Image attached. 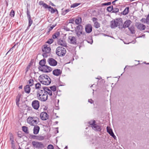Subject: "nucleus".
I'll return each instance as SVG.
<instances>
[{"instance_id": "nucleus-1", "label": "nucleus", "mask_w": 149, "mask_h": 149, "mask_svg": "<svg viewBox=\"0 0 149 149\" xmlns=\"http://www.w3.org/2000/svg\"><path fill=\"white\" fill-rule=\"evenodd\" d=\"M36 95L38 100L41 101H45L47 99L48 95L45 90L37 91Z\"/></svg>"}, {"instance_id": "nucleus-2", "label": "nucleus", "mask_w": 149, "mask_h": 149, "mask_svg": "<svg viewBox=\"0 0 149 149\" xmlns=\"http://www.w3.org/2000/svg\"><path fill=\"white\" fill-rule=\"evenodd\" d=\"M38 80L42 84L46 85H49L51 82L49 77L45 74L40 75L39 77Z\"/></svg>"}, {"instance_id": "nucleus-3", "label": "nucleus", "mask_w": 149, "mask_h": 149, "mask_svg": "<svg viewBox=\"0 0 149 149\" xmlns=\"http://www.w3.org/2000/svg\"><path fill=\"white\" fill-rule=\"evenodd\" d=\"M122 24V19L121 18H119L111 22V27L112 28L118 26L119 28H120Z\"/></svg>"}, {"instance_id": "nucleus-4", "label": "nucleus", "mask_w": 149, "mask_h": 149, "mask_svg": "<svg viewBox=\"0 0 149 149\" xmlns=\"http://www.w3.org/2000/svg\"><path fill=\"white\" fill-rule=\"evenodd\" d=\"M51 50L49 45H44L42 47V51L43 52L42 54L43 56L45 58L47 57L48 54L50 52Z\"/></svg>"}, {"instance_id": "nucleus-5", "label": "nucleus", "mask_w": 149, "mask_h": 149, "mask_svg": "<svg viewBox=\"0 0 149 149\" xmlns=\"http://www.w3.org/2000/svg\"><path fill=\"white\" fill-rule=\"evenodd\" d=\"M38 118L36 117H29L27 119V123L31 125H35L38 123Z\"/></svg>"}, {"instance_id": "nucleus-6", "label": "nucleus", "mask_w": 149, "mask_h": 149, "mask_svg": "<svg viewBox=\"0 0 149 149\" xmlns=\"http://www.w3.org/2000/svg\"><path fill=\"white\" fill-rule=\"evenodd\" d=\"M88 123L91 125L93 129L98 131H100L101 130L100 126L96 124L95 120H91L88 122Z\"/></svg>"}, {"instance_id": "nucleus-7", "label": "nucleus", "mask_w": 149, "mask_h": 149, "mask_svg": "<svg viewBox=\"0 0 149 149\" xmlns=\"http://www.w3.org/2000/svg\"><path fill=\"white\" fill-rule=\"evenodd\" d=\"M66 52L65 48L62 47H58L56 49V53L57 55L59 56H64Z\"/></svg>"}, {"instance_id": "nucleus-8", "label": "nucleus", "mask_w": 149, "mask_h": 149, "mask_svg": "<svg viewBox=\"0 0 149 149\" xmlns=\"http://www.w3.org/2000/svg\"><path fill=\"white\" fill-rule=\"evenodd\" d=\"M39 69L40 71L46 72H49L52 70V68L50 67L47 65L39 67Z\"/></svg>"}, {"instance_id": "nucleus-9", "label": "nucleus", "mask_w": 149, "mask_h": 149, "mask_svg": "<svg viewBox=\"0 0 149 149\" xmlns=\"http://www.w3.org/2000/svg\"><path fill=\"white\" fill-rule=\"evenodd\" d=\"M32 144L35 148H42L44 147L43 144L39 142L33 141L32 142Z\"/></svg>"}, {"instance_id": "nucleus-10", "label": "nucleus", "mask_w": 149, "mask_h": 149, "mask_svg": "<svg viewBox=\"0 0 149 149\" xmlns=\"http://www.w3.org/2000/svg\"><path fill=\"white\" fill-rule=\"evenodd\" d=\"M131 23V22L129 20H126L123 24V20H122V24H121V26H120V28L122 29L123 28H125L127 27H128L130 25Z\"/></svg>"}, {"instance_id": "nucleus-11", "label": "nucleus", "mask_w": 149, "mask_h": 149, "mask_svg": "<svg viewBox=\"0 0 149 149\" xmlns=\"http://www.w3.org/2000/svg\"><path fill=\"white\" fill-rule=\"evenodd\" d=\"M68 41L70 44H75L76 43V39L75 37L70 36L68 38Z\"/></svg>"}, {"instance_id": "nucleus-12", "label": "nucleus", "mask_w": 149, "mask_h": 149, "mask_svg": "<svg viewBox=\"0 0 149 149\" xmlns=\"http://www.w3.org/2000/svg\"><path fill=\"white\" fill-rule=\"evenodd\" d=\"M47 62L49 65L52 66H55L57 63V61L52 58H49L47 60Z\"/></svg>"}, {"instance_id": "nucleus-13", "label": "nucleus", "mask_w": 149, "mask_h": 149, "mask_svg": "<svg viewBox=\"0 0 149 149\" xmlns=\"http://www.w3.org/2000/svg\"><path fill=\"white\" fill-rule=\"evenodd\" d=\"M32 105L34 109H38L40 106L39 102L37 100H34L32 102Z\"/></svg>"}, {"instance_id": "nucleus-14", "label": "nucleus", "mask_w": 149, "mask_h": 149, "mask_svg": "<svg viewBox=\"0 0 149 149\" xmlns=\"http://www.w3.org/2000/svg\"><path fill=\"white\" fill-rule=\"evenodd\" d=\"M135 26L139 29L141 30H143L146 28L145 26L140 23H136L135 24Z\"/></svg>"}, {"instance_id": "nucleus-15", "label": "nucleus", "mask_w": 149, "mask_h": 149, "mask_svg": "<svg viewBox=\"0 0 149 149\" xmlns=\"http://www.w3.org/2000/svg\"><path fill=\"white\" fill-rule=\"evenodd\" d=\"M92 20L94 22V26L95 28H98L100 27V24L97 21V18L93 17L92 18Z\"/></svg>"}, {"instance_id": "nucleus-16", "label": "nucleus", "mask_w": 149, "mask_h": 149, "mask_svg": "<svg viewBox=\"0 0 149 149\" xmlns=\"http://www.w3.org/2000/svg\"><path fill=\"white\" fill-rule=\"evenodd\" d=\"M92 26L91 24H87L85 27V30L87 33H90L92 31Z\"/></svg>"}, {"instance_id": "nucleus-17", "label": "nucleus", "mask_w": 149, "mask_h": 149, "mask_svg": "<svg viewBox=\"0 0 149 149\" xmlns=\"http://www.w3.org/2000/svg\"><path fill=\"white\" fill-rule=\"evenodd\" d=\"M40 117L42 120H45L48 118V116L47 113L43 112L40 113Z\"/></svg>"}, {"instance_id": "nucleus-18", "label": "nucleus", "mask_w": 149, "mask_h": 149, "mask_svg": "<svg viewBox=\"0 0 149 149\" xmlns=\"http://www.w3.org/2000/svg\"><path fill=\"white\" fill-rule=\"evenodd\" d=\"M107 132L110 134L111 136H112L114 139L116 137V136L114 135L113 132L112 130L110 127H109L108 126L107 127Z\"/></svg>"}, {"instance_id": "nucleus-19", "label": "nucleus", "mask_w": 149, "mask_h": 149, "mask_svg": "<svg viewBox=\"0 0 149 149\" xmlns=\"http://www.w3.org/2000/svg\"><path fill=\"white\" fill-rule=\"evenodd\" d=\"M35 88L36 89L38 90L37 91H38L39 90H44L42 87L40 83H37L35 84Z\"/></svg>"}, {"instance_id": "nucleus-20", "label": "nucleus", "mask_w": 149, "mask_h": 149, "mask_svg": "<svg viewBox=\"0 0 149 149\" xmlns=\"http://www.w3.org/2000/svg\"><path fill=\"white\" fill-rule=\"evenodd\" d=\"M62 72L61 71L60 69H56L53 71V73L54 75L58 76L60 75Z\"/></svg>"}, {"instance_id": "nucleus-21", "label": "nucleus", "mask_w": 149, "mask_h": 149, "mask_svg": "<svg viewBox=\"0 0 149 149\" xmlns=\"http://www.w3.org/2000/svg\"><path fill=\"white\" fill-rule=\"evenodd\" d=\"M58 43L59 45L64 47L66 46L67 45L66 43L64 40H58Z\"/></svg>"}, {"instance_id": "nucleus-22", "label": "nucleus", "mask_w": 149, "mask_h": 149, "mask_svg": "<svg viewBox=\"0 0 149 149\" xmlns=\"http://www.w3.org/2000/svg\"><path fill=\"white\" fill-rule=\"evenodd\" d=\"M39 4L40 5H42V6L45 8H48L49 6L42 1L39 2Z\"/></svg>"}, {"instance_id": "nucleus-23", "label": "nucleus", "mask_w": 149, "mask_h": 149, "mask_svg": "<svg viewBox=\"0 0 149 149\" xmlns=\"http://www.w3.org/2000/svg\"><path fill=\"white\" fill-rule=\"evenodd\" d=\"M25 92L27 93H29L30 92L31 88L29 85H26L24 87Z\"/></svg>"}, {"instance_id": "nucleus-24", "label": "nucleus", "mask_w": 149, "mask_h": 149, "mask_svg": "<svg viewBox=\"0 0 149 149\" xmlns=\"http://www.w3.org/2000/svg\"><path fill=\"white\" fill-rule=\"evenodd\" d=\"M21 95L20 94H18L16 97V102L17 105L19 107V102L20 101V99Z\"/></svg>"}, {"instance_id": "nucleus-25", "label": "nucleus", "mask_w": 149, "mask_h": 149, "mask_svg": "<svg viewBox=\"0 0 149 149\" xmlns=\"http://www.w3.org/2000/svg\"><path fill=\"white\" fill-rule=\"evenodd\" d=\"M40 129L39 127L38 126H36L33 129V133L35 134H37L38 133Z\"/></svg>"}, {"instance_id": "nucleus-26", "label": "nucleus", "mask_w": 149, "mask_h": 149, "mask_svg": "<svg viewBox=\"0 0 149 149\" xmlns=\"http://www.w3.org/2000/svg\"><path fill=\"white\" fill-rule=\"evenodd\" d=\"M75 23L77 24H80L81 22V17H77L75 21Z\"/></svg>"}, {"instance_id": "nucleus-27", "label": "nucleus", "mask_w": 149, "mask_h": 149, "mask_svg": "<svg viewBox=\"0 0 149 149\" xmlns=\"http://www.w3.org/2000/svg\"><path fill=\"white\" fill-rule=\"evenodd\" d=\"M27 83L28 85H29L30 86H33L34 84L33 80L32 79H30L28 81Z\"/></svg>"}, {"instance_id": "nucleus-28", "label": "nucleus", "mask_w": 149, "mask_h": 149, "mask_svg": "<svg viewBox=\"0 0 149 149\" xmlns=\"http://www.w3.org/2000/svg\"><path fill=\"white\" fill-rule=\"evenodd\" d=\"M129 30L132 33H134L135 32L134 27L133 26H131L128 28Z\"/></svg>"}, {"instance_id": "nucleus-29", "label": "nucleus", "mask_w": 149, "mask_h": 149, "mask_svg": "<svg viewBox=\"0 0 149 149\" xmlns=\"http://www.w3.org/2000/svg\"><path fill=\"white\" fill-rule=\"evenodd\" d=\"M48 9H49V11L51 12L52 13H54L56 11H57V10L54 9L53 8L51 7L50 6H49Z\"/></svg>"}, {"instance_id": "nucleus-30", "label": "nucleus", "mask_w": 149, "mask_h": 149, "mask_svg": "<svg viewBox=\"0 0 149 149\" xmlns=\"http://www.w3.org/2000/svg\"><path fill=\"white\" fill-rule=\"evenodd\" d=\"M129 11V8L126 7L123 12V15H126L128 13Z\"/></svg>"}, {"instance_id": "nucleus-31", "label": "nucleus", "mask_w": 149, "mask_h": 149, "mask_svg": "<svg viewBox=\"0 0 149 149\" xmlns=\"http://www.w3.org/2000/svg\"><path fill=\"white\" fill-rule=\"evenodd\" d=\"M46 91L47 95H48L47 94H48L50 96H52V92L51 90L49 89H47V91Z\"/></svg>"}, {"instance_id": "nucleus-32", "label": "nucleus", "mask_w": 149, "mask_h": 149, "mask_svg": "<svg viewBox=\"0 0 149 149\" xmlns=\"http://www.w3.org/2000/svg\"><path fill=\"white\" fill-rule=\"evenodd\" d=\"M45 59H44L40 61L39 62V64L41 65V66H43V65H45Z\"/></svg>"}, {"instance_id": "nucleus-33", "label": "nucleus", "mask_w": 149, "mask_h": 149, "mask_svg": "<svg viewBox=\"0 0 149 149\" xmlns=\"http://www.w3.org/2000/svg\"><path fill=\"white\" fill-rule=\"evenodd\" d=\"M82 26L81 25L78 26L76 28V31H82Z\"/></svg>"}, {"instance_id": "nucleus-34", "label": "nucleus", "mask_w": 149, "mask_h": 149, "mask_svg": "<svg viewBox=\"0 0 149 149\" xmlns=\"http://www.w3.org/2000/svg\"><path fill=\"white\" fill-rule=\"evenodd\" d=\"M59 32H57L53 36V38L54 39L56 38L59 36Z\"/></svg>"}, {"instance_id": "nucleus-35", "label": "nucleus", "mask_w": 149, "mask_h": 149, "mask_svg": "<svg viewBox=\"0 0 149 149\" xmlns=\"http://www.w3.org/2000/svg\"><path fill=\"white\" fill-rule=\"evenodd\" d=\"M80 3H75L72 5L70 7L71 8H74L77 6L79 5H80Z\"/></svg>"}, {"instance_id": "nucleus-36", "label": "nucleus", "mask_w": 149, "mask_h": 149, "mask_svg": "<svg viewBox=\"0 0 149 149\" xmlns=\"http://www.w3.org/2000/svg\"><path fill=\"white\" fill-rule=\"evenodd\" d=\"M28 19L29 20V25L27 28H29L30 27L33 23V21L31 19V18H28Z\"/></svg>"}, {"instance_id": "nucleus-37", "label": "nucleus", "mask_w": 149, "mask_h": 149, "mask_svg": "<svg viewBox=\"0 0 149 149\" xmlns=\"http://www.w3.org/2000/svg\"><path fill=\"white\" fill-rule=\"evenodd\" d=\"M10 140L11 141V144L14 143L13 137V134L11 133L10 134Z\"/></svg>"}, {"instance_id": "nucleus-38", "label": "nucleus", "mask_w": 149, "mask_h": 149, "mask_svg": "<svg viewBox=\"0 0 149 149\" xmlns=\"http://www.w3.org/2000/svg\"><path fill=\"white\" fill-rule=\"evenodd\" d=\"M50 90H51L52 91H53V92L55 91L56 90V87L55 86L50 87Z\"/></svg>"}, {"instance_id": "nucleus-39", "label": "nucleus", "mask_w": 149, "mask_h": 149, "mask_svg": "<svg viewBox=\"0 0 149 149\" xmlns=\"http://www.w3.org/2000/svg\"><path fill=\"white\" fill-rule=\"evenodd\" d=\"M22 130L26 133H28V128L26 126H23L22 127Z\"/></svg>"}, {"instance_id": "nucleus-40", "label": "nucleus", "mask_w": 149, "mask_h": 149, "mask_svg": "<svg viewBox=\"0 0 149 149\" xmlns=\"http://www.w3.org/2000/svg\"><path fill=\"white\" fill-rule=\"evenodd\" d=\"M113 7L112 6H110L108 7L107 8V10L109 12H111L113 11Z\"/></svg>"}, {"instance_id": "nucleus-41", "label": "nucleus", "mask_w": 149, "mask_h": 149, "mask_svg": "<svg viewBox=\"0 0 149 149\" xmlns=\"http://www.w3.org/2000/svg\"><path fill=\"white\" fill-rule=\"evenodd\" d=\"M15 15V11L14 10H12L10 13V16L12 17H14Z\"/></svg>"}, {"instance_id": "nucleus-42", "label": "nucleus", "mask_w": 149, "mask_h": 149, "mask_svg": "<svg viewBox=\"0 0 149 149\" xmlns=\"http://www.w3.org/2000/svg\"><path fill=\"white\" fill-rule=\"evenodd\" d=\"M53 42V40L52 39H50L49 40L46 42L49 44H52Z\"/></svg>"}, {"instance_id": "nucleus-43", "label": "nucleus", "mask_w": 149, "mask_h": 149, "mask_svg": "<svg viewBox=\"0 0 149 149\" xmlns=\"http://www.w3.org/2000/svg\"><path fill=\"white\" fill-rule=\"evenodd\" d=\"M146 23L148 24H149V14L148 15L146 18Z\"/></svg>"}, {"instance_id": "nucleus-44", "label": "nucleus", "mask_w": 149, "mask_h": 149, "mask_svg": "<svg viewBox=\"0 0 149 149\" xmlns=\"http://www.w3.org/2000/svg\"><path fill=\"white\" fill-rule=\"evenodd\" d=\"M47 149H54V146L52 145H49L47 146Z\"/></svg>"}, {"instance_id": "nucleus-45", "label": "nucleus", "mask_w": 149, "mask_h": 149, "mask_svg": "<svg viewBox=\"0 0 149 149\" xmlns=\"http://www.w3.org/2000/svg\"><path fill=\"white\" fill-rule=\"evenodd\" d=\"M77 32V35L79 36H80L81 34H82V31H76Z\"/></svg>"}, {"instance_id": "nucleus-46", "label": "nucleus", "mask_w": 149, "mask_h": 149, "mask_svg": "<svg viewBox=\"0 0 149 149\" xmlns=\"http://www.w3.org/2000/svg\"><path fill=\"white\" fill-rule=\"evenodd\" d=\"M119 10L118 8H113L112 12L113 13H116L118 12Z\"/></svg>"}, {"instance_id": "nucleus-47", "label": "nucleus", "mask_w": 149, "mask_h": 149, "mask_svg": "<svg viewBox=\"0 0 149 149\" xmlns=\"http://www.w3.org/2000/svg\"><path fill=\"white\" fill-rule=\"evenodd\" d=\"M27 16L28 19L31 18V16H30V12L28 10H27Z\"/></svg>"}, {"instance_id": "nucleus-48", "label": "nucleus", "mask_w": 149, "mask_h": 149, "mask_svg": "<svg viewBox=\"0 0 149 149\" xmlns=\"http://www.w3.org/2000/svg\"><path fill=\"white\" fill-rule=\"evenodd\" d=\"M141 21L142 22L146 23V19L143 18L141 20Z\"/></svg>"}, {"instance_id": "nucleus-49", "label": "nucleus", "mask_w": 149, "mask_h": 149, "mask_svg": "<svg viewBox=\"0 0 149 149\" xmlns=\"http://www.w3.org/2000/svg\"><path fill=\"white\" fill-rule=\"evenodd\" d=\"M12 144L11 147H12V149H16V148L15 147V145L14 143L12 144Z\"/></svg>"}, {"instance_id": "nucleus-50", "label": "nucleus", "mask_w": 149, "mask_h": 149, "mask_svg": "<svg viewBox=\"0 0 149 149\" xmlns=\"http://www.w3.org/2000/svg\"><path fill=\"white\" fill-rule=\"evenodd\" d=\"M55 27V26L52 25V26L50 27V28L49 29V31H51L52 29Z\"/></svg>"}, {"instance_id": "nucleus-51", "label": "nucleus", "mask_w": 149, "mask_h": 149, "mask_svg": "<svg viewBox=\"0 0 149 149\" xmlns=\"http://www.w3.org/2000/svg\"><path fill=\"white\" fill-rule=\"evenodd\" d=\"M88 101L91 104L93 103V101L91 99L89 100Z\"/></svg>"}, {"instance_id": "nucleus-52", "label": "nucleus", "mask_w": 149, "mask_h": 149, "mask_svg": "<svg viewBox=\"0 0 149 149\" xmlns=\"http://www.w3.org/2000/svg\"><path fill=\"white\" fill-rule=\"evenodd\" d=\"M66 13V12H65V10L63 11L62 12V15H65Z\"/></svg>"}, {"instance_id": "nucleus-53", "label": "nucleus", "mask_w": 149, "mask_h": 149, "mask_svg": "<svg viewBox=\"0 0 149 149\" xmlns=\"http://www.w3.org/2000/svg\"><path fill=\"white\" fill-rule=\"evenodd\" d=\"M65 12H66V13L70 11V10L69 9H67L66 10H65Z\"/></svg>"}, {"instance_id": "nucleus-54", "label": "nucleus", "mask_w": 149, "mask_h": 149, "mask_svg": "<svg viewBox=\"0 0 149 149\" xmlns=\"http://www.w3.org/2000/svg\"><path fill=\"white\" fill-rule=\"evenodd\" d=\"M118 0H115L113 1L112 2V4H113V5H115V2L117 1Z\"/></svg>"}, {"instance_id": "nucleus-55", "label": "nucleus", "mask_w": 149, "mask_h": 149, "mask_svg": "<svg viewBox=\"0 0 149 149\" xmlns=\"http://www.w3.org/2000/svg\"><path fill=\"white\" fill-rule=\"evenodd\" d=\"M102 78L101 77L99 76L97 77L96 78V79H101Z\"/></svg>"}, {"instance_id": "nucleus-56", "label": "nucleus", "mask_w": 149, "mask_h": 149, "mask_svg": "<svg viewBox=\"0 0 149 149\" xmlns=\"http://www.w3.org/2000/svg\"><path fill=\"white\" fill-rule=\"evenodd\" d=\"M74 21V20L72 19H71V20H70V22H69L70 23H73V22Z\"/></svg>"}, {"instance_id": "nucleus-57", "label": "nucleus", "mask_w": 149, "mask_h": 149, "mask_svg": "<svg viewBox=\"0 0 149 149\" xmlns=\"http://www.w3.org/2000/svg\"><path fill=\"white\" fill-rule=\"evenodd\" d=\"M102 5L104 6H108L107 3H103Z\"/></svg>"}, {"instance_id": "nucleus-58", "label": "nucleus", "mask_w": 149, "mask_h": 149, "mask_svg": "<svg viewBox=\"0 0 149 149\" xmlns=\"http://www.w3.org/2000/svg\"><path fill=\"white\" fill-rule=\"evenodd\" d=\"M64 29L66 30L67 31H68L69 30V29L67 28H64Z\"/></svg>"}, {"instance_id": "nucleus-59", "label": "nucleus", "mask_w": 149, "mask_h": 149, "mask_svg": "<svg viewBox=\"0 0 149 149\" xmlns=\"http://www.w3.org/2000/svg\"><path fill=\"white\" fill-rule=\"evenodd\" d=\"M107 3L108 6L111 5V2H109Z\"/></svg>"}, {"instance_id": "nucleus-60", "label": "nucleus", "mask_w": 149, "mask_h": 149, "mask_svg": "<svg viewBox=\"0 0 149 149\" xmlns=\"http://www.w3.org/2000/svg\"><path fill=\"white\" fill-rule=\"evenodd\" d=\"M91 40V42H90L88 41V43H90L91 44H92L93 42V40Z\"/></svg>"}, {"instance_id": "nucleus-61", "label": "nucleus", "mask_w": 149, "mask_h": 149, "mask_svg": "<svg viewBox=\"0 0 149 149\" xmlns=\"http://www.w3.org/2000/svg\"><path fill=\"white\" fill-rule=\"evenodd\" d=\"M51 5H52V6H55L54 5V4H53V3H52L51 4Z\"/></svg>"}, {"instance_id": "nucleus-62", "label": "nucleus", "mask_w": 149, "mask_h": 149, "mask_svg": "<svg viewBox=\"0 0 149 149\" xmlns=\"http://www.w3.org/2000/svg\"><path fill=\"white\" fill-rule=\"evenodd\" d=\"M19 88H22V86H20Z\"/></svg>"}, {"instance_id": "nucleus-63", "label": "nucleus", "mask_w": 149, "mask_h": 149, "mask_svg": "<svg viewBox=\"0 0 149 149\" xmlns=\"http://www.w3.org/2000/svg\"><path fill=\"white\" fill-rule=\"evenodd\" d=\"M145 35H143L142 36H141V37H144Z\"/></svg>"}, {"instance_id": "nucleus-64", "label": "nucleus", "mask_w": 149, "mask_h": 149, "mask_svg": "<svg viewBox=\"0 0 149 149\" xmlns=\"http://www.w3.org/2000/svg\"><path fill=\"white\" fill-rule=\"evenodd\" d=\"M58 130H57V133H58Z\"/></svg>"}]
</instances>
